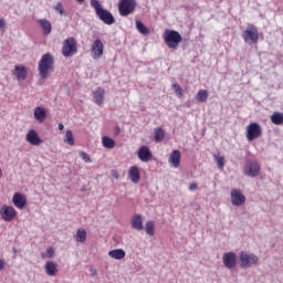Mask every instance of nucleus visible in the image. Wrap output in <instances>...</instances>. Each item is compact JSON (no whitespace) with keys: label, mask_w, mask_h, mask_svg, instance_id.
Masks as SVG:
<instances>
[{"label":"nucleus","mask_w":283,"mask_h":283,"mask_svg":"<svg viewBox=\"0 0 283 283\" xmlns=\"http://www.w3.org/2000/svg\"><path fill=\"white\" fill-rule=\"evenodd\" d=\"M242 39L248 45H255L260 41V32L258 27L254 24H248L245 30L242 32Z\"/></svg>","instance_id":"nucleus-5"},{"label":"nucleus","mask_w":283,"mask_h":283,"mask_svg":"<svg viewBox=\"0 0 283 283\" xmlns=\"http://www.w3.org/2000/svg\"><path fill=\"white\" fill-rule=\"evenodd\" d=\"M40 77L45 81L50 77V74L54 72V55L52 53H45L42 55L38 64Z\"/></svg>","instance_id":"nucleus-1"},{"label":"nucleus","mask_w":283,"mask_h":283,"mask_svg":"<svg viewBox=\"0 0 283 283\" xmlns=\"http://www.w3.org/2000/svg\"><path fill=\"white\" fill-rule=\"evenodd\" d=\"M6 28V20L3 18H0V29L3 30Z\"/></svg>","instance_id":"nucleus-43"},{"label":"nucleus","mask_w":283,"mask_h":283,"mask_svg":"<svg viewBox=\"0 0 283 283\" xmlns=\"http://www.w3.org/2000/svg\"><path fill=\"white\" fill-rule=\"evenodd\" d=\"M240 269H253L260 263V258L253 253L241 251L239 253Z\"/></svg>","instance_id":"nucleus-4"},{"label":"nucleus","mask_w":283,"mask_h":283,"mask_svg":"<svg viewBox=\"0 0 283 283\" xmlns=\"http://www.w3.org/2000/svg\"><path fill=\"white\" fill-rule=\"evenodd\" d=\"M147 235H154V221H147L145 224Z\"/></svg>","instance_id":"nucleus-35"},{"label":"nucleus","mask_w":283,"mask_h":283,"mask_svg":"<svg viewBox=\"0 0 283 283\" xmlns=\"http://www.w3.org/2000/svg\"><path fill=\"white\" fill-rule=\"evenodd\" d=\"M105 52V45L103 44V41L101 39H96L93 41L91 45V56L94 61H98V59L103 57V54Z\"/></svg>","instance_id":"nucleus-8"},{"label":"nucleus","mask_w":283,"mask_h":283,"mask_svg":"<svg viewBox=\"0 0 283 283\" xmlns=\"http://www.w3.org/2000/svg\"><path fill=\"white\" fill-rule=\"evenodd\" d=\"M57 128L60 129V132H63V129H65V126L63 125V123H60L57 125Z\"/></svg>","instance_id":"nucleus-44"},{"label":"nucleus","mask_w":283,"mask_h":283,"mask_svg":"<svg viewBox=\"0 0 283 283\" xmlns=\"http://www.w3.org/2000/svg\"><path fill=\"white\" fill-rule=\"evenodd\" d=\"M90 273H91V277H98V271H96V268L91 266Z\"/></svg>","instance_id":"nucleus-39"},{"label":"nucleus","mask_w":283,"mask_h":283,"mask_svg":"<svg viewBox=\"0 0 283 283\" xmlns=\"http://www.w3.org/2000/svg\"><path fill=\"white\" fill-rule=\"evenodd\" d=\"M102 145L106 149H114V147H116V142H114L112 137L104 136L102 138Z\"/></svg>","instance_id":"nucleus-28"},{"label":"nucleus","mask_w":283,"mask_h":283,"mask_svg":"<svg viewBox=\"0 0 283 283\" xmlns=\"http://www.w3.org/2000/svg\"><path fill=\"white\" fill-rule=\"evenodd\" d=\"M64 143H66V145H70L71 147H74V135L72 134V130H66L65 133V137H64Z\"/></svg>","instance_id":"nucleus-33"},{"label":"nucleus","mask_w":283,"mask_h":283,"mask_svg":"<svg viewBox=\"0 0 283 283\" xmlns=\"http://www.w3.org/2000/svg\"><path fill=\"white\" fill-rule=\"evenodd\" d=\"M155 143H163L165 140V130L161 127L155 128Z\"/></svg>","instance_id":"nucleus-31"},{"label":"nucleus","mask_w":283,"mask_h":283,"mask_svg":"<svg viewBox=\"0 0 283 283\" xmlns=\"http://www.w3.org/2000/svg\"><path fill=\"white\" fill-rule=\"evenodd\" d=\"M196 189H198V184H190V186H189V190L190 191H196Z\"/></svg>","instance_id":"nucleus-40"},{"label":"nucleus","mask_w":283,"mask_h":283,"mask_svg":"<svg viewBox=\"0 0 283 283\" xmlns=\"http://www.w3.org/2000/svg\"><path fill=\"white\" fill-rule=\"evenodd\" d=\"M78 52V42H76V39L74 36H71L66 40H64L62 45V54L66 59L70 56H73V54H76Z\"/></svg>","instance_id":"nucleus-6"},{"label":"nucleus","mask_w":283,"mask_h":283,"mask_svg":"<svg viewBox=\"0 0 283 283\" xmlns=\"http://www.w3.org/2000/svg\"><path fill=\"white\" fill-rule=\"evenodd\" d=\"M208 98H209V92L207 90L198 91L196 95V101H198V103H207Z\"/></svg>","instance_id":"nucleus-29"},{"label":"nucleus","mask_w":283,"mask_h":283,"mask_svg":"<svg viewBox=\"0 0 283 283\" xmlns=\"http://www.w3.org/2000/svg\"><path fill=\"white\" fill-rule=\"evenodd\" d=\"M44 271L49 277H56V274L59 273V268L54 263V261H46L44 265Z\"/></svg>","instance_id":"nucleus-18"},{"label":"nucleus","mask_w":283,"mask_h":283,"mask_svg":"<svg viewBox=\"0 0 283 283\" xmlns=\"http://www.w3.org/2000/svg\"><path fill=\"white\" fill-rule=\"evenodd\" d=\"M109 258H112L113 260H123L126 255L125 250L123 249H115V250H111L108 252Z\"/></svg>","instance_id":"nucleus-25"},{"label":"nucleus","mask_w":283,"mask_h":283,"mask_svg":"<svg viewBox=\"0 0 283 283\" xmlns=\"http://www.w3.org/2000/svg\"><path fill=\"white\" fill-rule=\"evenodd\" d=\"M77 3H85V0H75Z\"/></svg>","instance_id":"nucleus-45"},{"label":"nucleus","mask_w":283,"mask_h":283,"mask_svg":"<svg viewBox=\"0 0 283 283\" xmlns=\"http://www.w3.org/2000/svg\"><path fill=\"white\" fill-rule=\"evenodd\" d=\"M136 29L139 34H143L144 36H147L149 34V29L140 20L136 21Z\"/></svg>","instance_id":"nucleus-30"},{"label":"nucleus","mask_w":283,"mask_h":283,"mask_svg":"<svg viewBox=\"0 0 283 283\" xmlns=\"http://www.w3.org/2000/svg\"><path fill=\"white\" fill-rule=\"evenodd\" d=\"M164 41L169 50H178V45L182 43V35L178 31L166 30L164 32Z\"/></svg>","instance_id":"nucleus-3"},{"label":"nucleus","mask_w":283,"mask_h":283,"mask_svg":"<svg viewBox=\"0 0 283 283\" xmlns=\"http://www.w3.org/2000/svg\"><path fill=\"white\" fill-rule=\"evenodd\" d=\"M128 178L134 182V185H138V182H140V170L137 168V166L129 168Z\"/></svg>","instance_id":"nucleus-22"},{"label":"nucleus","mask_w":283,"mask_h":283,"mask_svg":"<svg viewBox=\"0 0 283 283\" xmlns=\"http://www.w3.org/2000/svg\"><path fill=\"white\" fill-rule=\"evenodd\" d=\"M12 74L15 76L17 81H25V78H28V67L23 65H15Z\"/></svg>","instance_id":"nucleus-17"},{"label":"nucleus","mask_w":283,"mask_h":283,"mask_svg":"<svg viewBox=\"0 0 283 283\" xmlns=\"http://www.w3.org/2000/svg\"><path fill=\"white\" fill-rule=\"evenodd\" d=\"M137 158L142 163H149V160L154 158V154H151V149H149V146H140L137 151Z\"/></svg>","instance_id":"nucleus-14"},{"label":"nucleus","mask_w":283,"mask_h":283,"mask_svg":"<svg viewBox=\"0 0 283 283\" xmlns=\"http://www.w3.org/2000/svg\"><path fill=\"white\" fill-rule=\"evenodd\" d=\"M74 240L76 242H85L87 240V231H85V229L81 228V229H77L75 235H74Z\"/></svg>","instance_id":"nucleus-27"},{"label":"nucleus","mask_w":283,"mask_h":283,"mask_svg":"<svg viewBox=\"0 0 283 283\" xmlns=\"http://www.w3.org/2000/svg\"><path fill=\"white\" fill-rule=\"evenodd\" d=\"M3 177V170L0 168V179Z\"/></svg>","instance_id":"nucleus-46"},{"label":"nucleus","mask_w":283,"mask_h":283,"mask_svg":"<svg viewBox=\"0 0 283 283\" xmlns=\"http://www.w3.org/2000/svg\"><path fill=\"white\" fill-rule=\"evenodd\" d=\"M120 134V126H115L114 127V135L118 136Z\"/></svg>","instance_id":"nucleus-42"},{"label":"nucleus","mask_w":283,"mask_h":283,"mask_svg":"<svg viewBox=\"0 0 283 283\" xmlns=\"http://www.w3.org/2000/svg\"><path fill=\"white\" fill-rule=\"evenodd\" d=\"M91 6L95 10L96 17L99 19V21H103L105 25H113V23H116V19L114 18V14L109 12V10L104 9L101 4V1L98 0H91Z\"/></svg>","instance_id":"nucleus-2"},{"label":"nucleus","mask_w":283,"mask_h":283,"mask_svg":"<svg viewBox=\"0 0 283 283\" xmlns=\"http://www.w3.org/2000/svg\"><path fill=\"white\" fill-rule=\"evenodd\" d=\"M172 90H175V94L176 96H178V98H182V96H185V92L182 91V87L180 86V84L178 83L172 84Z\"/></svg>","instance_id":"nucleus-34"},{"label":"nucleus","mask_w":283,"mask_h":283,"mask_svg":"<svg viewBox=\"0 0 283 283\" xmlns=\"http://www.w3.org/2000/svg\"><path fill=\"white\" fill-rule=\"evenodd\" d=\"M54 253H55L54 248L51 247V248L46 249V253H45L44 258L52 260V258H54Z\"/></svg>","instance_id":"nucleus-36"},{"label":"nucleus","mask_w":283,"mask_h":283,"mask_svg":"<svg viewBox=\"0 0 283 283\" xmlns=\"http://www.w3.org/2000/svg\"><path fill=\"white\" fill-rule=\"evenodd\" d=\"M132 229H136V231H143V216L135 214L130 219Z\"/></svg>","instance_id":"nucleus-23"},{"label":"nucleus","mask_w":283,"mask_h":283,"mask_svg":"<svg viewBox=\"0 0 283 283\" xmlns=\"http://www.w3.org/2000/svg\"><path fill=\"white\" fill-rule=\"evenodd\" d=\"M25 140H27V143H29L30 145H33L34 147H36V146L41 145V143H43V140L41 139V137H39V134L34 129H30L28 132Z\"/></svg>","instance_id":"nucleus-16"},{"label":"nucleus","mask_w":283,"mask_h":283,"mask_svg":"<svg viewBox=\"0 0 283 283\" xmlns=\"http://www.w3.org/2000/svg\"><path fill=\"white\" fill-rule=\"evenodd\" d=\"M117 8L120 17H129L136 10V0H119Z\"/></svg>","instance_id":"nucleus-7"},{"label":"nucleus","mask_w":283,"mask_h":283,"mask_svg":"<svg viewBox=\"0 0 283 283\" xmlns=\"http://www.w3.org/2000/svg\"><path fill=\"white\" fill-rule=\"evenodd\" d=\"M168 163L170 167H174V169H178V167H180V150H172L168 158Z\"/></svg>","instance_id":"nucleus-19"},{"label":"nucleus","mask_w":283,"mask_h":283,"mask_svg":"<svg viewBox=\"0 0 283 283\" xmlns=\"http://www.w3.org/2000/svg\"><path fill=\"white\" fill-rule=\"evenodd\" d=\"M222 262L223 266L231 271L232 269H235V266H238V254H235V252L233 251L226 252L222 255Z\"/></svg>","instance_id":"nucleus-11"},{"label":"nucleus","mask_w":283,"mask_h":283,"mask_svg":"<svg viewBox=\"0 0 283 283\" xmlns=\"http://www.w3.org/2000/svg\"><path fill=\"white\" fill-rule=\"evenodd\" d=\"M0 217L4 222H12L17 218V210L8 205L0 208Z\"/></svg>","instance_id":"nucleus-13"},{"label":"nucleus","mask_w":283,"mask_h":283,"mask_svg":"<svg viewBox=\"0 0 283 283\" xmlns=\"http://www.w3.org/2000/svg\"><path fill=\"white\" fill-rule=\"evenodd\" d=\"M33 114L38 123H44L45 118H48V111L42 106L35 107Z\"/></svg>","instance_id":"nucleus-21"},{"label":"nucleus","mask_w":283,"mask_h":283,"mask_svg":"<svg viewBox=\"0 0 283 283\" xmlns=\"http://www.w3.org/2000/svg\"><path fill=\"white\" fill-rule=\"evenodd\" d=\"M260 164L255 160H248L243 170L244 176L249 178H256L260 176Z\"/></svg>","instance_id":"nucleus-10"},{"label":"nucleus","mask_w":283,"mask_h":283,"mask_svg":"<svg viewBox=\"0 0 283 283\" xmlns=\"http://www.w3.org/2000/svg\"><path fill=\"white\" fill-rule=\"evenodd\" d=\"M12 203L14 207H17V209H25V206L28 205V198L21 192H15L12 197Z\"/></svg>","instance_id":"nucleus-15"},{"label":"nucleus","mask_w":283,"mask_h":283,"mask_svg":"<svg viewBox=\"0 0 283 283\" xmlns=\"http://www.w3.org/2000/svg\"><path fill=\"white\" fill-rule=\"evenodd\" d=\"M6 269V260L0 259V271H3Z\"/></svg>","instance_id":"nucleus-41"},{"label":"nucleus","mask_w":283,"mask_h":283,"mask_svg":"<svg viewBox=\"0 0 283 283\" xmlns=\"http://www.w3.org/2000/svg\"><path fill=\"white\" fill-rule=\"evenodd\" d=\"M260 136H262V126H260V124L251 123L247 126V140H249V143L256 140Z\"/></svg>","instance_id":"nucleus-9"},{"label":"nucleus","mask_w":283,"mask_h":283,"mask_svg":"<svg viewBox=\"0 0 283 283\" xmlns=\"http://www.w3.org/2000/svg\"><path fill=\"white\" fill-rule=\"evenodd\" d=\"M55 10L60 12V14H65V9H63V3L57 2L55 6Z\"/></svg>","instance_id":"nucleus-38"},{"label":"nucleus","mask_w":283,"mask_h":283,"mask_svg":"<svg viewBox=\"0 0 283 283\" xmlns=\"http://www.w3.org/2000/svg\"><path fill=\"white\" fill-rule=\"evenodd\" d=\"M40 28H42L43 30V34L45 36H48V34H50L52 32V22H50V20L46 19H41L38 21Z\"/></svg>","instance_id":"nucleus-24"},{"label":"nucleus","mask_w":283,"mask_h":283,"mask_svg":"<svg viewBox=\"0 0 283 283\" xmlns=\"http://www.w3.org/2000/svg\"><path fill=\"white\" fill-rule=\"evenodd\" d=\"M93 101L95 105H103L105 101V88L97 87L96 91L93 93Z\"/></svg>","instance_id":"nucleus-20"},{"label":"nucleus","mask_w":283,"mask_h":283,"mask_svg":"<svg viewBox=\"0 0 283 283\" xmlns=\"http://www.w3.org/2000/svg\"><path fill=\"white\" fill-rule=\"evenodd\" d=\"M80 156H81L82 160H84V163H92V158H90V155H87V153L81 151Z\"/></svg>","instance_id":"nucleus-37"},{"label":"nucleus","mask_w":283,"mask_h":283,"mask_svg":"<svg viewBox=\"0 0 283 283\" xmlns=\"http://www.w3.org/2000/svg\"><path fill=\"white\" fill-rule=\"evenodd\" d=\"M271 122L273 123V125H283V113L275 112L271 116Z\"/></svg>","instance_id":"nucleus-32"},{"label":"nucleus","mask_w":283,"mask_h":283,"mask_svg":"<svg viewBox=\"0 0 283 283\" xmlns=\"http://www.w3.org/2000/svg\"><path fill=\"white\" fill-rule=\"evenodd\" d=\"M213 160L217 163L218 169L222 171L224 169V165H227V160L224 159V156L220 155V153H217L213 155Z\"/></svg>","instance_id":"nucleus-26"},{"label":"nucleus","mask_w":283,"mask_h":283,"mask_svg":"<svg viewBox=\"0 0 283 283\" xmlns=\"http://www.w3.org/2000/svg\"><path fill=\"white\" fill-rule=\"evenodd\" d=\"M231 205L233 207H242L247 202V197L240 189L233 188L230 191Z\"/></svg>","instance_id":"nucleus-12"}]
</instances>
